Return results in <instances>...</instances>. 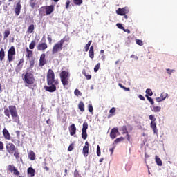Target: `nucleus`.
Masks as SVG:
<instances>
[{
  "label": "nucleus",
  "mask_w": 177,
  "mask_h": 177,
  "mask_svg": "<svg viewBox=\"0 0 177 177\" xmlns=\"http://www.w3.org/2000/svg\"><path fill=\"white\" fill-rule=\"evenodd\" d=\"M69 41L70 37L68 36H65L59 41L56 43L53 47L52 55H56L57 52L62 51L63 50V45H64V42H68Z\"/></svg>",
  "instance_id": "nucleus-4"
},
{
  "label": "nucleus",
  "mask_w": 177,
  "mask_h": 177,
  "mask_svg": "<svg viewBox=\"0 0 177 177\" xmlns=\"http://www.w3.org/2000/svg\"><path fill=\"white\" fill-rule=\"evenodd\" d=\"M23 63H24V59L21 58L19 59L17 66L15 67V72L20 73L21 71V68H23Z\"/></svg>",
  "instance_id": "nucleus-13"
},
{
  "label": "nucleus",
  "mask_w": 177,
  "mask_h": 177,
  "mask_svg": "<svg viewBox=\"0 0 177 177\" xmlns=\"http://www.w3.org/2000/svg\"><path fill=\"white\" fill-rule=\"evenodd\" d=\"M8 172H10V174H13L15 176H19L20 175V171L15 167L14 165H9L7 167Z\"/></svg>",
  "instance_id": "nucleus-9"
},
{
  "label": "nucleus",
  "mask_w": 177,
  "mask_h": 177,
  "mask_svg": "<svg viewBox=\"0 0 177 177\" xmlns=\"http://www.w3.org/2000/svg\"><path fill=\"white\" fill-rule=\"evenodd\" d=\"M124 137L118 138L115 140L114 143H120V142H124Z\"/></svg>",
  "instance_id": "nucleus-33"
},
{
  "label": "nucleus",
  "mask_w": 177,
  "mask_h": 177,
  "mask_svg": "<svg viewBox=\"0 0 177 177\" xmlns=\"http://www.w3.org/2000/svg\"><path fill=\"white\" fill-rule=\"evenodd\" d=\"M37 50H46V49H48V44L46 43H39L37 46Z\"/></svg>",
  "instance_id": "nucleus-15"
},
{
  "label": "nucleus",
  "mask_w": 177,
  "mask_h": 177,
  "mask_svg": "<svg viewBox=\"0 0 177 177\" xmlns=\"http://www.w3.org/2000/svg\"><path fill=\"white\" fill-rule=\"evenodd\" d=\"M74 177H80V171H78L77 169H75L74 171Z\"/></svg>",
  "instance_id": "nucleus-49"
},
{
  "label": "nucleus",
  "mask_w": 177,
  "mask_h": 177,
  "mask_svg": "<svg viewBox=\"0 0 177 177\" xmlns=\"http://www.w3.org/2000/svg\"><path fill=\"white\" fill-rule=\"evenodd\" d=\"M40 9H45L46 10V14L48 15H52L53 12L55 11V6L50 5V6H45L41 7Z\"/></svg>",
  "instance_id": "nucleus-10"
},
{
  "label": "nucleus",
  "mask_w": 177,
  "mask_h": 177,
  "mask_svg": "<svg viewBox=\"0 0 177 177\" xmlns=\"http://www.w3.org/2000/svg\"><path fill=\"white\" fill-rule=\"evenodd\" d=\"M117 27L120 28V30H124V26H122V24L118 23L116 24Z\"/></svg>",
  "instance_id": "nucleus-52"
},
{
  "label": "nucleus",
  "mask_w": 177,
  "mask_h": 177,
  "mask_svg": "<svg viewBox=\"0 0 177 177\" xmlns=\"http://www.w3.org/2000/svg\"><path fill=\"white\" fill-rule=\"evenodd\" d=\"M136 42L137 45H139L140 46H143L144 45L143 41H142L140 39H136Z\"/></svg>",
  "instance_id": "nucleus-43"
},
{
  "label": "nucleus",
  "mask_w": 177,
  "mask_h": 177,
  "mask_svg": "<svg viewBox=\"0 0 177 177\" xmlns=\"http://www.w3.org/2000/svg\"><path fill=\"white\" fill-rule=\"evenodd\" d=\"M34 30H35V27L34 26V24L30 25L27 30L28 34H32V32H34Z\"/></svg>",
  "instance_id": "nucleus-25"
},
{
  "label": "nucleus",
  "mask_w": 177,
  "mask_h": 177,
  "mask_svg": "<svg viewBox=\"0 0 177 177\" xmlns=\"http://www.w3.org/2000/svg\"><path fill=\"white\" fill-rule=\"evenodd\" d=\"M152 111L154 113H160V111H161V106H153Z\"/></svg>",
  "instance_id": "nucleus-32"
},
{
  "label": "nucleus",
  "mask_w": 177,
  "mask_h": 177,
  "mask_svg": "<svg viewBox=\"0 0 177 177\" xmlns=\"http://www.w3.org/2000/svg\"><path fill=\"white\" fill-rule=\"evenodd\" d=\"M99 68H100V63H98L94 68L95 73H97L99 71Z\"/></svg>",
  "instance_id": "nucleus-45"
},
{
  "label": "nucleus",
  "mask_w": 177,
  "mask_h": 177,
  "mask_svg": "<svg viewBox=\"0 0 177 177\" xmlns=\"http://www.w3.org/2000/svg\"><path fill=\"white\" fill-rule=\"evenodd\" d=\"M123 31H124V32H127V34H131V30H129V29H125V28H123Z\"/></svg>",
  "instance_id": "nucleus-57"
},
{
  "label": "nucleus",
  "mask_w": 177,
  "mask_h": 177,
  "mask_svg": "<svg viewBox=\"0 0 177 177\" xmlns=\"http://www.w3.org/2000/svg\"><path fill=\"white\" fill-rule=\"evenodd\" d=\"M6 151L9 153L10 155L14 156L16 160H19L20 158V152H19V149L15 146V144L12 142H8L6 146Z\"/></svg>",
  "instance_id": "nucleus-5"
},
{
  "label": "nucleus",
  "mask_w": 177,
  "mask_h": 177,
  "mask_svg": "<svg viewBox=\"0 0 177 177\" xmlns=\"http://www.w3.org/2000/svg\"><path fill=\"white\" fill-rule=\"evenodd\" d=\"M4 114L6 117L8 118H10V115L14 121L17 124L20 122V118L19 117V114L17 113V109H16V106L15 105H10L8 107L4 108Z\"/></svg>",
  "instance_id": "nucleus-2"
},
{
  "label": "nucleus",
  "mask_w": 177,
  "mask_h": 177,
  "mask_svg": "<svg viewBox=\"0 0 177 177\" xmlns=\"http://www.w3.org/2000/svg\"><path fill=\"white\" fill-rule=\"evenodd\" d=\"M35 63V62L34 60H32V61L30 62V67L31 68H32V67H34Z\"/></svg>",
  "instance_id": "nucleus-54"
},
{
  "label": "nucleus",
  "mask_w": 177,
  "mask_h": 177,
  "mask_svg": "<svg viewBox=\"0 0 177 177\" xmlns=\"http://www.w3.org/2000/svg\"><path fill=\"white\" fill-rule=\"evenodd\" d=\"M155 161L157 165H158V167H162V160H161V159L160 158V157H158V156H155Z\"/></svg>",
  "instance_id": "nucleus-23"
},
{
  "label": "nucleus",
  "mask_w": 177,
  "mask_h": 177,
  "mask_svg": "<svg viewBox=\"0 0 177 177\" xmlns=\"http://www.w3.org/2000/svg\"><path fill=\"white\" fill-rule=\"evenodd\" d=\"M109 151H111V154H113V153H114V148H111Z\"/></svg>",
  "instance_id": "nucleus-64"
},
{
  "label": "nucleus",
  "mask_w": 177,
  "mask_h": 177,
  "mask_svg": "<svg viewBox=\"0 0 177 177\" xmlns=\"http://www.w3.org/2000/svg\"><path fill=\"white\" fill-rule=\"evenodd\" d=\"M162 100H164L162 99L161 97H156V102H158V103H160V102H162Z\"/></svg>",
  "instance_id": "nucleus-55"
},
{
  "label": "nucleus",
  "mask_w": 177,
  "mask_h": 177,
  "mask_svg": "<svg viewBox=\"0 0 177 177\" xmlns=\"http://www.w3.org/2000/svg\"><path fill=\"white\" fill-rule=\"evenodd\" d=\"M88 129V122H84L83 123L82 131H86Z\"/></svg>",
  "instance_id": "nucleus-41"
},
{
  "label": "nucleus",
  "mask_w": 177,
  "mask_h": 177,
  "mask_svg": "<svg viewBox=\"0 0 177 177\" xmlns=\"http://www.w3.org/2000/svg\"><path fill=\"white\" fill-rule=\"evenodd\" d=\"M174 71H175V70H174V69H169V68L167 69V74H169V75L172 74V73H174Z\"/></svg>",
  "instance_id": "nucleus-51"
},
{
  "label": "nucleus",
  "mask_w": 177,
  "mask_h": 177,
  "mask_svg": "<svg viewBox=\"0 0 177 177\" xmlns=\"http://www.w3.org/2000/svg\"><path fill=\"white\" fill-rule=\"evenodd\" d=\"M36 44L37 43H36L35 40H32L29 45V49H34V48H35Z\"/></svg>",
  "instance_id": "nucleus-34"
},
{
  "label": "nucleus",
  "mask_w": 177,
  "mask_h": 177,
  "mask_svg": "<svg viewBox=\"0 0 177 177\" xmlns=\"http://www.w3.org/2000/svg\"><path fill=\"white\" fill-rule=\"evenodd\" d=\"M149 120H151L150 123V127L151 129L153 130L154 133L158 135V130L157 129V123H156V118H154V115H150Z\"/></svg>",
  "instance_id": "nucleus-8"
},
{
  "label": "nucleus",
  "mask_w": 177,
  "mask_h": 177,
  "mask_svg": "<svg viewBox=\"0 0 177 177\" xmlns=\"http://www.w3.org/2000/svg\"><path fill=\"white\" fill-rule=\"evenodd\" d=\"M83 155L86 157L89 154V147H84L82 150Z\"/></svg>",
  "instance_id": "nucleus-27"
},
{
  "label": "nucleus",
  "mask_w": 177,
  "mask_h": 177,
  "mask_svg": "<svg viewBox=\"0 0 177 177\" xmlns=\"http://www.w3.org/2000/svg\"><path fill=\"white\" fill-rule=\"evenodd\" d=\"M68 6H70V1H67L66 2V9H68Z\"/></svg>",
  "instance_id": "nucleus-58"
},
{
  "label": "nucleus",
  "mask_w": 177,
  "mask_h": 177,
  "mask_svg": "<svg viewBox=\"0 0 177 177\" xmlns=\"http://www.w3.org/2000/svg\"><path fill=\"white\" fill-rule=\"evenodd\" d=\"M29 5L32 9H35V8H38V1L37 0H30Z\"/></svg>",
  "instance_id": "nucleus-19"
},
{
  "label": "nucleus",
  "mask_w": 177,
  "mask_h": 177,
  "mask_svg": "<svg viewBox=\"0 0 177 177\" xmlns=\"http://www.w3.org/2000/svg\"><path fill=\"white\" fill-rule=\"evenodd\" d=\"M69 132H70L71 136H74V135H75L77 132V127H75V124H72L69 127Z\"/></svg>",
  "instance_id": "nucleus-17"
},
{
  "label": "nucleus",
  "mask_w": 177,
  "mask_h": 177,
  "mask_svg": "<svg viewBox=\"0 0 177 177\" xmlns=\"http://www.w3.org/2000/svg\"><path fill=\"white\" fill-rule=\"evenodd\" d=\"M59 77L63 86H67L70 80V73L67 71H62L59 74Z\"/></svg>",
  "instance_id": "nucleus-6"
},
{
  "label": "nucleus",
  "mask_w": 177,
  "mask_h": 177,
  "mask_svg": "<svg viewBox=\"0 0 177 177\" xmlns=\"http://www.w3.org/2000/svg\"><path fill=\"white\" fill-rule=\"evenodd\" d=\"M23 81L25 83V86L29 88L34 91V88L37 87L35 84V78H34V75L31 72H26L24 75Z\"/></svg>",
  "instance_id": "nucleus-3"
},
{
  "label": "nucleus",
  "mask_w": 177,
  "mask_h": 177,
  "mask_svg": "<svg viewBox=\"0 0 177 177\" xmlns=\"http://www.w3.org/2000/svg\"><path fill=\"white\" fill-rule=\"evenodd\" d=\"M131 59H135L136 60H138V56H136L135 55H131Z\"/></svg>",
  "instance_id": "nucleus-60"
},
{
  "label": "nucleus",
  "mask_w": 177,
  "mask_h": 177,
  "mask_svg": "<svg viewBox=\"0 0 177 177\" xmlns=\"http://www.w3.org/2000/svg\"><path fill=\"white\" fill-rule=\"evenodd\" d=\"M138 97L139 99H140V100H145V97L142 95H139Z\"/></svg>",
  "instance_id": "nucleus-59"
},
{
  "label": "nucleus",
  "mask_w": 177,
  "mask_h": 177,
  "mask_svg": "<svg viewBox=\"0 0 177 177\" xmlns=\"http://www.w3.org/2000/svg\"><path fill=\"white\" fill-rule=\"evenodd\" d=\"M46 79L48 86H44L45 91L50 93L56 92L57 86L59 85V80L55 79L53 70L48 69Z\"/></svg>",
  "instance_id": "nucleus-1"
},
{
  "label": "nucleus",
  "mask_w": 177,
  "mask_h": 177,
  "mask_svg": "<svg viewBox=\"0 0 177 177\" xmlns=\"http://www.w3.org/2000/svg\"><path fill=\"white\" fill-rule=\"evenodd\" d=\"M127 139L129 142L131 141V138H130V136H129V134H127Z\"/></svg>",
  "instance_id": "nucleus-62"
},
{
  "label": "nucleus",
  "mask_w": 177,
  "mask_h": 177,
  "mask_svg": "<svg viewBox=\"0 0 177 177\" xmlns=\"http://www.w3.org/2000/svg\"><path fill=\"white\" fill-rule=\"evenodd\" d=\"M102 152L100 151V147L99 145L97 146V156L100 157Z\"/></svg>",
  "instance_id": "nucleus-44"
},
{
  "label": "nucleus",
  "mask_w": 177,
  "mask_h": 177,
  "mask_svg": "<svg viewBox=\"0 0 177 177\" xmlns=\"http://www.w3.org/2000/svg\"><path fill=\"white\" fill-rule=\"evenodd\" d=\"M146 95H147V96H153V91H151V89L150 88H147L146 90Z\"/></svg>",
  "instance_id": "nucleus-39"
},
{
  "label": "nucleus",
  "mask_w": 177,
  "mask_h": 177,
  "mask_svg": "<svg viewBox=\"0 0 177 177\" xmlns=\"http://www.w3.org/2000/svg\"><path fill=\"white\" fill-rule=\"evenodd\" d=\"M91 46H88V44H86V46H84V50L85 52H88V50H89V48Z\"/></svg>",
  "instance_id": "nucleus-53"
},
{
  "label": "nucleus",
  "mask_w": 177,
  "mask_h": 177,
  "mask_svg": "<svg viewBox=\"0 0 177 177\" xmlns=\"http://www.w3.org/2000/svg\"><path fill=\"white\" fill-rule=\"evenodd\" d=\"M117 133H118V128H113L110 132L111 139H115L117 138Z\"/></svg>",
  "instance_id": "nucleus-16"
},
{
  "label": "nucleus",
  "mask_w": 177,
  "mask_h": 177,
  "mask_svg": "<svg viewBox=\"0 0 177 177\" xmlns=\"http://www.w3.org/2000/svg\"><path fill=\"white\" fill-rule=\"evenodd\" d=\"M122 131L123 133H127L128 132V130L127 129V126H123L122 127Z\"/></svg>",
  "instance_id": "nucleus-50"
},
{
  "label": "nucleus",
  "mask_w": 177,
  "mask_h": 177,
  "mask_svg": "<svg viewBox=\"0 0 177 177\" xmlns=\"http://www.w3.org/2000/svg\"><path fill=\"white\" fill-rule=\"evenodd\" d=\"M84 147H89V142H88V141L85 142V146Z\"/></svg>",
  "instance_id": "nucleus-61"
},
{
  "label": "nucleus",
  "mask_w": 177,
  "mask_h": 177,
  "mask_svg": "<svg viewBox=\"0 0 177 177\" xmlns=\"http://www.w3.org/2000/svg\"><path fill=\"white\" fill-rule=\"evenodd\" d=\"M21 10V3H20V1H19L17 3L14 10L15 12V16H19V15H20Z\"/></svg>",
  "instance_id": "nucleus-14"
},
{
  "label": "nucleus",
  "mask_w": 177,
  "mask_h": 177,
  "mask_svg": "<svg viewBox=\"0 0 177 177\" xmlns=\"http://www.w3.org/2000/svg\"><path fill=\"white\" fill-rule=\"evenodd\" d=\"M3 135L6 140H10V133H9V131L6 129V128L3 129Z\"/></svg>",
  "instance_id": "nucleus-18"
},
{
  "label": "nucleus",
  "mask_w": 177,
  "mask_h": 177,
  "mask_svg": "<svg viewBox=\"0 0 177 177\" xmlns=\"http://www.w3.org/2000/svg\"><path fill=\"white\" fill-rule=\"evenodd\" d=\"M168 96V94L167 93H161V95H160V97H162V99L163 100H165V99H167V97Z\"/></svg>",
  "instance_id": "nucleus-47"
},
{
  "label": "nucleus",
  "mask_w": 177,
  "mask_h": 177,
  "mask_svg": "<svg viewBox=\"0 0 177 177\" xmlns=\"http://www.w3.org/2000/svg\"><path fill=\"white\" fill-rule=\"evenodd\" d=\"M118 86H119L120 88H121L122 89H124V91H131V89H130L129 88H127V87L124 86L122 85V84H121V83H119V84H118Z\"/></svg>",
  "instance_id": "nucleus-40"
},
{
  "label": "nucleus",
  "mask_w": 177,
  "mask_h": 177,
  "mask_svg": "<svg viewBox=\"0 0 177 177\" xmlns=\"http://www.w3.org/2000/svg\"><path fill=\"white\" fill-rule=\"evenodd\" d=\"M82 138L84 139V140H86V138H88V133H86V131L82 130Z\"/></svg>",
  "instance_id": "nucleus-31"
},
{
  "label": "nucleus",
  "mask_w": 177,
  "mask_h": 177,
  "mask_svg": "<svg viewBox=\"0 0 177 177\" xmlns=\"http://www.w3.org/2000/svg\"><path fill=\"white\" fill-rule=\"evenodd\" d=\"M46 64V55L45 53H42L40 55L39 66V67H44Z\"/></svg>",
  "instance_id": "nucleus-12"
},
{
  "label": "nucleus",
  "mask_w": 177,
  "mask_h": 177,
  "mask_svg": "<svg viewBox=\"0 0 177 177\" xmlns=\"http://www.w3.org/2000/svg\"><path fill=\"white\" fill-rule=\"evenodd\" d=\"M8 60L9 63H12L15 60L16 56V49L15 46H12L8 51Z\"/></svg>",
  "instance_id": "nucleus-7"
},
{
  "label": "nucleus",
  "mask_w": 177,
  "mask_h": 177,
  "mask_svg": "<svg viewBox=\"0 0 177 177\" xmlns=\"http://www.w3.org/2000/svg\"><path fill=\"white\" fill-rule=\"evenodd\" d=\"M78 109L82 111V113H84L85 111V104H84V102L82 101H80L78 104Z\"/></svg>",
  "instance_id": "nucleus-22"
},
{
  "label": "nucleus",
  "mask_w": 177,
  "mask_h": 177,
  "mask_svg": "<svg viewBox=\"0 0 177 177\" xmlns=\"http://www.w3.org/2000/svg\"><path fill=\"white\" fill-rule=\"evenodd\" d=\"M5 59V50L1 48L0 50V61L2 62Z\"/></svg>",
  "instance_id": "nucleus-28"
},
{
  "label": "nucleus",
  "mask_w": 177,
  "mask_h": 177,
  "mask_svg": "<svg viewBox=\"0 0 177 177\" xmlns=\"http://www.w3.org/2000/svg\"><path fill=\"white\" fill-rule=\"evenodd\" d=\"M28 174L30 175L31 177H33L35 176V170L32 167H29L28 169Z\"/></svg>",
  "instance_id": "nucleus-26"
},
{
  "label": "nucleus",
  "mask_w": 177,
  "mask_h": 177,
  "mask_svg": "<svg viewBox=\"0 0 177 177\" xmlns=\"http://www.w3.org/2000/svg\"><path fill=\"white\" fill-rule=\"evenodd\" d=\"M47 39H48L49 44H52V37H50V36L48 35L47 37Z\"/></svg>",
  "instance_id": "nucleus-56"
},
{
  "label": "nucleus",
  "mask_w": 177,
  "mask_h": 177,
  "mask_svg": "<svg viewBox=\"0 0 177 177\" xmlns=\"http://www.w3.org/2000/svg\"><path fill=\"white\" fill-rule=\"evenodd\" d=\"M88 56L90 59H93V57H95V51H94L93 46H91L89 48Z\"/></svg>",
  "instance_id": "nucleus-20"
},
{
  "label": "nucleus",
  "mask_w": 177,
  "mask_h": 177,
  "mask_svg": "<svg viewBox=\"0 0 177 177\" xmlns=\"http://www.w3.org/2000/svg\"><path fill=\"white\" fill-rule=\"evenodd\" d=\"M88 110L89 113H93V106H92V104L88 105Z\"/></svg>",
  "instance_id": "nucleus-42"
},
{
  "label": "nucleus",
  "mask_w": 177,
  "mask_h": 177,
  "mask_svg": "<svg viewBox=\"0 0 177 177\" xmlns=\"http://www.w3.org/2000/svg\"><path fill=\"white\" fill-rule=\"evenodd\" d=\"M82 0H73V3L75 5H77V6H80V5H82Z\"/></svg>",
  "instance_id": "nucleus-35"
},
{
  "label": "nucleus",
  "mask_w": 177,
  "mask_h": 177,
  "mask_svg": "<svg viewBox=\"0 0 177 177\" xmlns=\"http://www.w3.org/2000/svg\"><path fill=\"white\" fill-rule=\"evenodd\" d=\"M82 73L83 75L86 77V80H91V78H92V75L86 74V71H85V69H83Z\"/></svg>",
  "instance_id": "nucleus-30"
},
{
  "label": "nucleus",
  "mask_w": 177,
  "mask_h": 177,
  "mask_svg": "<svg viewBox=\"0 0 177 177\" xmlns=\"http://www.w3.org/2000/svg\"><path fill=\"white\" fill-rule=\"evenodd\" d=\"M3 149H5L3 142L2 141H0V151H3Z\"/></svg>",
  "instance_id": "nucleus-48"
},
{
  "label": "nucleus",
  "mask_w": 177,
  "mask_h": 177,
  "mask_svg": "<svg viewBox=\"0 0 177 177\" xmlns=\"http://www.w3.org/2000/svg\"><path fill=\"white\" fill-rule=\"evenodd\" d=\"M109 113L110 115H109L108 118H110V117H113V114L115 113V109L113 107L112 109H110Z\"/></svg>",
  "instance_id": "nucleus-36"
},
{
  "label": "nucleus",
  "mask_w": 177,
  "mask_h": 177,
  "mask_svg": "<svg viewBox=\"0 0 177 177\" xmlns=\"http://www.w3.org/2000/svg\"><path fill=\"white\" fill-rule=\"evenodd\" d=\"M116 13L119 15V16H124L129 13V9H128V8L127 7H124L122 8H118L116 10Z\"/></svg>",
  "instance_id": "nucleus-11"
},
{
  "label": "nucleus",
  "mask_w": 177,
  "mask_h": 177,
  "mask_svg": "<svg viewBox=\"0 0 177 177\" xmlns=\"http://www.w3.org/2000/svg\"><path fill=\"white\" fill-rule=\"evenodd\" d=\"M52 121L50 120V119H48V120L46 121V124H51Z\"/></svg>",
  "instance_id": "nucleus-63"
},
{
  "label": "nucleus",
  "mask_w": 177,
  "mask_h": 177,
  "mask_svg": "<svg viewBox=\"0 0 177 177\" xmlns=\"http://www.w3.org/2000/svg\"><path fill=\"white\" fill-rule=\"evenodd\" d=\"M9 35H10V30H6L3 32V39H7Z\"/></svg>",
  "instance_id": "nucleus-29"
},
{
  "label": "nucleus",
  "mask_w": 177,
  "mask_h": 177,
  "mask_svg": "<svg viewBox=\"0 0 177 177\" xmlns=\"http://www.w3.org/2000/svg\"><path fill=\"white\" fill-rule=\"evenodd\" d=\"M73 150H74V144L72 143L69 145L68 148V151H73Z\"/></svg>",
  "instance_id": "nucleus-46"
},
{
  "label": "nucleus",
  "mask_w": 177,
  "mask_h": 177,
  "mask_svg": "<svg viewBox=\"0 0 177 177\" xmlns=\"http://www.w3.org/2000/svg\"><path fill=\"white\" fill-rule=\"evenodd\" d=\"M145 97H147V100H149V102L151 103L152 106L154 104V100H153V98L150 97L147 95H145Z\"/></svg>",
  "instance_id": "nucleus-38"
},
{
  "label": "nucleus",
  "mask_w": 177,
  "mask_h": 177,
  "mask_svg": "<svg viewBox=\"0 0 177 177\" xmlns=\"http://www.w3.org/2000/svg\"><path fill=\"white\" fill-rule=\"evenodd\" d=\"M26 57L27 59H30V57H32V55H34L32 50H30L28 49V48H26Z\"/></svg>",
  "instance_id": "nucleus-24"
},
{
  "label": "nucleus",
  "mask_w": 177,
  "mask_h": 177,
  "mask_svg": "<svg viewBox=\"0 0 177 177\" xmlns=\"http://www.w3.org/2000/svg\"><path fill=\"white\" fill-rule=\"evenodd\" d=\"M74 94L75 96H82V93L78 90V88H76L74 91Z\"/></svg>",
  "instance_id": "nucleus-37"
},
{
  "label": "nucleus",
  "mask_w": 177,
  "mask_h": 177,
  "mask_svg": "<svg viewBox=\"0 0 177 177\" xmlns=\"http://www.w3.org/2000/svg\"><path fill=\"white\" fill-rule=\"evenodd\" d=\"M28 157L31 161H34L35 160V153L33 151H30L28 153Z\"/></svg>",
  "instance_id": "nucleus-21"
}]
</instances>
